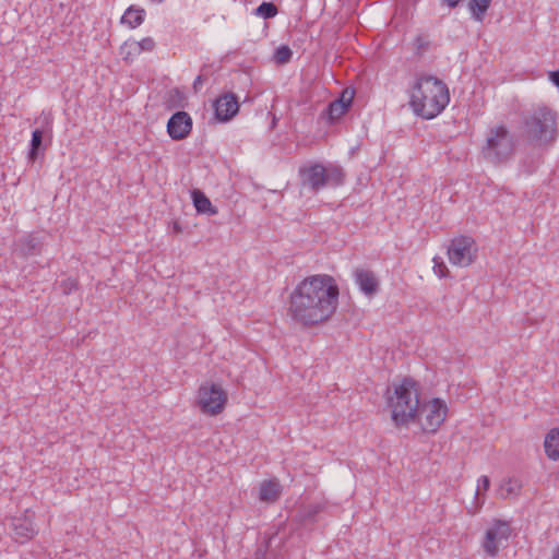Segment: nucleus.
Masks as SVG:
<instances>
[{
	"mask_svg": "<svg viewBox=\"0 0 559 559\" xmlns=\"http://www.w3.org/2000/svg\"><path fill=\"white\" fill-rule=\"evenodd\" d=\"M322 510L320 504H311L302 508L298 512L299 521L304 524L313 523L316 521V516Z\"/></svg>",
	"mask_w": 559,
	"mask_h": 559,
	"instance_id": "b1692460",
	"label": "nucleus"
},
{
	"mask_svg": "<svg viewBox=\"0 0 559 559\" xmlns=\"http://www.w3.org/2000/svg\"><path fill=\"white\" fill-rule=\"evenodd\" d=\"M299 176L304 188H308L311 192H318L326 186H341L344 182L345 173L337 165L312 164L300 168Z\"/></svg>",
	"mask_w": 559,
	"mask_h": 559,
	"instance_id": "39448f33",
	"label": "nucleus"
},
{
	"mask_svg": "<svg viewBox=\"0 0 559 559\" xmlns=\"http://www.w3.org/2000/svg\"><path fill=\"white\" fill-rule=\"evenodd\" d=\"M551 559H559V546L554 549Z\"/></svg>",
	"mask_w": 559,
	"mask_h": 559,
	"instance_id": "c9c22d12",
	"label": "nucleus"
},
{
	"mask_svg": "<svg viewBox=\"0 0 559 559\" xmlns=\"http://www.w3.org/2000/svg\"><path fill=\"white\" fill-rule=\"evenodd\" d=\"M191 198L198 213L207 215L217 214V209L212 205L210 199L201 190L193 189L191 191Z\"/></svg>",
	"mask_w": 559,
	"mask_h": 559,
	"instance_id": "f3484780",
	"label": "nucleus"
},
{
	"mask_svg": "<svg viewBox=\"0 0 559 559\" xmlns=\"http://www.w3.org/2000/svg\"><path fill=\"white\" fill-rule=\"evenodd\" d=\"M489 485H490L489 478L487 476H481L478 479V486H477V490H476V496L479 495L480 490L486 491L489 488Z\"/></svg>",
	"mask_w": 559,
	"mask_h": 559,
	"instance_id": "473e14b6",
	"label": "nucleus"
},
{
	"mask_svg": "<svg viewBox=\"0 0 559 559\" xmlns=\"http://www.w3.org/2000/svg\"><path fill=\"white\" fill-rule=\"evenodd\" d=\"M59 288L64 295H69L78 289V282L75 278L68 277L59 283Z\"/></svg>",
	"mask_w": 559,
	"mask_h": 559,
	"instance_id": "cd10ccee",
	"label": "nucleus"
},
{
	"mask_svg": "<svg viewBox=\"0 0 559 559\" xmlns=\"http://www.w3.org/2000/svg\"><path fill=\"white\" fill-rule=\"evenodd\" d=\"M152 2L162 3V2H164V0H152Z\"/></svg>",
	"mask_w": 559,
	"mask_h": 559,
	"instance_id": "58836bf2",
	"label": "nucleus"
},
{
	"mask_svg": "<svg viewBox=\"0 0 559 559\" xmlns=\"http://www.w3.org/2000/svg\"><path fill=\"white\" fill-rule=\"evenodd\" d=\"M544 448L550 460L559 461V428H552L546 435Z\"/></svg>",
	"mask_w": 559,
	"mask_h": 559,
	"instance_id": "a211bd4d",
	"label": "nucleus"
},
{
	"mask_svg": "<svg viewBox=\"0 0 559 559\" xmlns=\"http://www.w3.org/2000/svg\"><path fill=\"white\" fill-rule=\"evenodd\" d=\"M392 420L396 427H407L417 418L419 407V386L412 378H404L394 386V394L389 396Z\"/></svg>",
	"mask_w": 559,
	"mask_h": 559,
	"instance_id": "20e7f679",
	"label": "nucleus"
},
{
	"mask_svg": "<svg viewBox=\"0 0 559 559\" xmlns=\"http://www.w3.org/2000/svg\"><path fill=\"white\" fill-rule=\"evenodd\" d=\"M511 534L510 525L501 520H496L493 524L487 528L483 543L484 550L490 557L497 556L499 545L503 540H508Z\"/></svg>",
	"mask_w": 559,
	"mask_h": 559,
	"instance_id": "9d476101",
	"label": "nucleus"
},
{
	"mask_svg": "<svg viewBox=\"0 0 559 559\" xmlns=\"http://www.w3.org/2000/svg\"><path fill=\"white\" fill-rule=\"evenodd\" d=\"M490 3L491 0H471L468 2V9L472 13V17L477 22H483Z\"/></svg>",
	"mask_w": 559,
	"mask_h": 559,
	"instance_id": "4be33fe9",
	"label": "nucleus"
},
{
	"mask_svg": "<svg viewBox=\"0 0 559 559\" xmlns=\"http://www.w3.org/2000/svg\"><path fill=\"white\" fill-rule=\"evenodd\" d=\"M535 170V166H532L531 168L527 169V173H533Z\"/></svg>",
	"mask_w": 559,
	"mask_h": 559,
	"instance_id": "4c0bfd02",
	"label": "nucleus"
},
{
	"mask_svg": "<svg viewBox=\"0 0 559 559\" xmlns=\"http://www.w3.org/2000/svg\"><path fill=\"white\" fill-rule=\"evenodd\" d=\"M43 138H44V130L41 129H35L32 132V139H31V147L28 152V158L34 162L43 144Z\"/></svg>",
	"mask_w": 559,
	"mask_h": 559,
	"instance_id": "5701e85b",
	"label": "nucleus"
},
{
	"mask_svg": "<svg viewBox=\"0 0 559 559\" xmlns=\"http://www.w3.org/2000/svg\"><path fill=\"white\" fill-rule=\"evenodd\" d=\"M340 290L330 275L306 277L292 292L288 314L305 326L329 320L338 305Z\"/></svg>",
	"mask_w": 559,
	"mask_h": 559,
	"instance_id": "f257e3e1",
	"label": "nucleus"
},
{
	"mask_svg": "<svg viewBox=\"0 0 559 559\" xmlns=\"http://www.w3.org/2000/svg\"><path fill=\"white\" fill-rule=\"evenodd\" d=\"M155 48V41L151 37H145L140 41L124 43L121 46V53L123 59H132L134 56L140 55L142 51H152Z\"/></svg>",
	"mask_w": 559,
	"mask_h": 559,
	"instance_id": "dca6fc26",
	"label": "nucleus"
},
{
	"mask_svg": "<svg viewBox=\"0 0 559 559\" xmlns=\"http://www.w3.org/2000/svg\"><path fill=\"white\" fill-rule=\"evenodd\" d=\"M355 92L354 90L345 88L338 98L334 99L335 102H340L341 105H346V108L349 109V107L353 104Z\"/></svg>",
	"mask_w": 559,
	"mask_h": 559,
	"instance_id": "c85d7f7f",
	"label": "nucleus"
},
{
	"mask_svg": "<svg viewBox=\"0 0 559 559\" xmlns=\"http://www.w3.org/2000/svg\"><path fill=\"white\" fill-rule=\"evenodd\" d=\"M549 80L559 88V69L549 72Z\"/></svg>",
	"mask_w": 559,
	"mask_h": 559,
	"instance_id": "72a5a7b5",
	"label": "nucleus"
},
{
	"mask_svg": "<svg viewBox=\"0 0 559 559\" xmlns=\"http://www.w3.org/2000/svg\"><path fill=\"white\" fill-rule=\"evenodd\" d=\"M186 96L179 88H173L168 92L166 100L168 108H181L185 106Z\"/></svg>",
	"mask_w": 559,
	"mask_h": 559,
	"instance_id": "393cba45",
	"label": "nucleus"
},
{
	"mask_svg": "<svg viewBox=\"0 0 559 559\" xmlns=\"http://www.w3.org/2000/svg\"><path fill=\"white\" fill-rule=\"evenodd\" d=\"M475 242L471 237L460 236L453 238L448 247V258L453 265L466 267L476 258Z\"/></svg>",
	"mask_w": 559,
	"mask_h": 559,
	"instance_id": "1a4fd4ad",
	"label": "nucleus"
},
{
	"mask_svg": "<svg viewBox=\"0 0 559 559\" xmlns=\"http://www.w3.org/2000/svg\"><path fill=\"white\" fill-rule=\"evenodd\" d=\"M207 71H209V67L203 66L201 69V73L195 78V80L193 82L194 92H199L201 90L202 84L206 80Z\"/></svg>",
	"mask_w": 559,
	"mask_h": 559,
	"instance_id": "7c9ffc66",
	"label": "nucleus"
},
{
	"mask_svg": "<svg viewBox=\"0 0 559 559\" xmlns=\"http://www.w3.org/2000/svg\"><path fill=\"white\" fill-rule=\"evenodd\" d=\"M255 14L263 19H272L277 14V7L272 2H262L255 9Z\"/></svg>",
	"mask_w": 559,
	"mask_h": 559,
	"instance_id": "a878e982",
	"label": "nucleus"
},
{
	"mask_svg": "<svg viewBox=\"0 0 559 559\" xmlns=\"http://www.w3.org/2000/svg\"><path fill=\"white\" fill-rule=\"evenodd\" d=\"M192 130V119L186 111L175 112L167 122V133L170 139L180 141L186 139Z\"/></svg>",
	"mask_w": 559,
	"mask_h": 559,
	"instance_id": "9b49d317",
	"label": "nucleus"
},
{
	"mask_svg": "<svg viewBox=\"0 0 559 559\" xmlns=\"http://www.w3.org/2000/svg\"><path fill=\"white\" fill-rule=\"evenodd\" d=\"M348 108L346 105H341L340 102H331L328 107L321 112L320 118L329 124H333L341 117H343Z\"/></svg>",
	"mask_w": 559,
	"mask_h": 559,
	"instance_id": "6ab92c4d",
	"label": "nucleus"
},
{
	"mask_svg": "<svg viewBox=\"0 0 559 559\" xmlns=\"http://www.w3.org/2000/svg\"><path fill=\"white\" fill-rule=\"evenodd\" d=\"M511 485H512V483H511V481H509V487L507 488L508 493H512V492H514V490H515V489H514V487H513V486H511Z\"/></svg>",
	"mask_w": 559,
	"mask_h": 559,
	"instance_id": "e433bc0d",
	"label": "nucleus"
},
{
	"mask_svg": "<svg viewBox=\"0 0 559 559\" xmlns=\"http://www.w3.org/2000/svg\"><path fill=\"white\" fill-rule=\"evenodd\" d=\"M444 3H447L450 8H455L460 3L461 0H442Z\"/></svg>",
	"mask_w": 559,
	"mask_h": 559,
	"instance_id": "f704fd0d",
	"label": "nucleus"
},
{
	"mask_svg": "<svg viewBox=\"0 0 559 559\" xmlns=\"http://www.w3.org/2000/svg\"><path fill=\"white\" fill-rule=\"evenodd\" d=\"M15 252L23 257L37 255L41 252L43 240L35 234H28L19 238L15 243Z\"/></svg>",
	"mask_w": 559,
	"mask_h": 559,
	"instance_id": "2eb2a0df",
	"label": "nucleus"
},
{
	"mask_svg": "<svg viewBox=\"0 0 559 559\" xmlns=\"http://www.w3.org/2000/svg\"><path fill=\"white\" fill-rule=\"evenodd\" d=\"M293 57V51L292 49L286 46V45H282L280 46L276 50H275V53H274V60L277 64H285V63H288L290 61Z\"/></svg>",
	"mask_w": 559,
	"mask_h": 559,
	"instance_id": "bb28decb",
	"label": "nucleus"
},
{
	"mask_svg": "<svg viewBox=\"0 0 559 559\" xmlns=\"http://www.w3.org/2000/svg\"><path fill=\"white\" fill-rule=\"evenodd\" d=\"M448 415V406L441 399H432L418 407V415L424 432L436 433Z\"/></svg>",
	"mask_w": 559,
	"mask_h": 559,
	"instance_id": "0eeeda50",
	"label": "nucleus"
},
{
	"mask_svg": "<svg viewBox=\"0 0 559 559\" xmlns=\"http://www.w3.org/2000/svg\"><path fill=\"white\" fill-rule=\"evenodd\" d=\"M281 495V486L275 480H264L260 485L259 498L261 501L274 502Z\"/></svg>",
	"mask_w": 559,
	"mask_h": 559,
	"instance_id": "aec40b11",
	"label": "nucleus"
},
{
	"mask_svg": "<svg viewBox=\"0 0 559 559\" xmlns=\"http://www.w3.org/2000/svg\"><path fill=\"white\" fill-rule=\"evenodd\" d=\"M558 114L546 105H537L522 114V138L534 147H546L558 136Z\"/></svg>",
	"mask_w": 559,
	"mask_h": 559,
	"instance_id": "7ed1b4c3",
	"label": "nucleus"
},
{
	"mask_svg": "<svg viewBox=\"0 0 559 559\" xmlns=\"http://www.w3.org/2000/svg\"><path fill=\"white\" fill-rule=\"evenodd\" d=\"M429 40L424 35H418L415 39L416 48L419 52H423L428 49L429 47Z\"/></svg>",
	"mask_w": 559,
	"mask_h": 559,
	"instance_id": "2f4dec72",
	"label": "nucleus"
},
{
	"mask_svg": "<svg viewBox=\"0 0 559 559\" xmlns=\"http://www.w3.org/2000/svg\"><path fill=\"white\" fill-rule=\"evenodd\" d=\"M11 527L14 539L21 544L29 540L36 534L33 519L28 514L13 518Z\"/></svg>",
	"mask_w": 559,
	"mask_h": 559,
	"instance_id": "4468645a",
	"label": "nucleus"
},
{
	"mask_svg": "<svg viewBox=\"0 0 559 559\" xmlns=\"http://www.w3.org/2000/svg\"><path fill=\"white\" fill-rule=\"evenodd\" d=\"M433 271L439 277H445L448 275V267L439 257L433 258Z\"/></svg>",
	"mask_w": 559,
	"mask_h": 559,
	"instance_id": "c756f323",
	"label": "nucleus"
},
{
	"mask_svg": "<svg viewBox=\"0 0 559 559\" xmlns=\"http://www.w3.org/2000/svg\"><path fill=\"white\" fill-rule=\"evenodd\" d=\"M450 102L449 88L444 82L431 76H419L412 87L409 105L424 119H433Z\"/></svg>",
	"mask_w": 559,
	"mask_h": 559,
	"instance_id": "f03ea898",
	"label": "nucleus"
},
{
	"mask_svg": "<svg viewBox=\"0 0 559 559\" xmlns=\"http://www.w3.org/2000/svg\"><path fill=\"white\" fill-rule=\"evenodd\" d=\"M214 108L217 120L229 121L239 110L238 98L234 93H225L215 100Z\"/></svg>",
	"mask_w": 559,
	"mask_h": 559,
	"instance_id": "f8f14e48",
	"label": "nucleus"
},
{
	"mask_svg": "<svg viewBox=\"0 0 559 559\" xmlns=\"http://www.w3.org/2000/svg\"><path fill=\"white\" fill-rule=\"evenodd\" d=\"M145 10L138 9L133 5L129 7L121 17V23L129 25L131 28L140 26L144 22Z\"/></svg>",
	"mask_w": 559,
	"mask_h": 559,
	"instance_id": "412c9836",
	"label": "nucleus"
},
{
	"mask_svg": "<svg viewBox=\"0 0 559 559\" xmlns=\"http://www.w3.org/2000/svg\"><path fill=\"white\" fill-rule=\"evenodd\" d=\"M353 275L356 285L366 296L373 297L378 294L380 282L372 271L358 267L354 271Z\"/></svg>",
	"mask_w": 559,
	"mask_h": 559,
	"instance_id": "ddd939ff",
	"label": "nucleus"
},
{
	"mask_svg": "<svg viewBox=\"0 0 559 559\" xmlns=\"http://www.w3.org/2000/svg\"><path fill=\"white\" fill-rule=\"evenodd\" d=\"M226 402L227 393L218 384L206 382L198 390L197 403L205 414L217 415L222 413Z\"/></svg>",
	"mask_w": 559,
	"mask_h": 559,
	"instance_id": "6e6552de",
	"label": "nucleus"
},
{
	"mask_svg": "<svg viewBox=\"0 0 559 559\" xmlns=\"http://www.w3.org/2000/svg\"><path fill=\"white\" fill-rule=\"evenodd\" d=\"M515 141L507 127L497 126L489 130L483 147L484 157L492 164L508 162L514 154Z\"/></svg>",
	"mask_w": 559,
	"mask_h": 559,
	"instance_id": "423d86ee",
	"label": "nucleus"
}]
</instances>
